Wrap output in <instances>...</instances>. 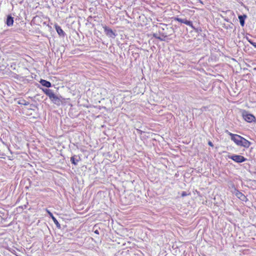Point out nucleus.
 <instances>
[{
  "label": "nucleus",
  "mask_w": 256,
  "mask_h": 256,
  "mask_svg": "<svg viewBox=\"0 0 256 256\" xmlns=\"http://www.w3.org/2000/svg\"><path fill=\"white\" fill-rule=\"evenodd\" d=\"M226 132L230 136L231 140L238 146L248 148L250 146V142L244 138L236 134H233L228 130H226Z\"/></svg>",
  "instance_id": "1"
},
{
  "label": "nucleus",
  "mask_w": 256,
  "mask_h": 256,
  "mask_svg": "<svg viewBox=\"0 0 256 256\" xmlns=\"http://www.w3.org/2000/svg\"><path fill=\"white\" fill-rule=\"evenodd\" d=\"M228 158L236 162L240 163L246 160V158L244 156L240 155L233 154L228 156Z\"/></svg>",
  "instance_id": "2"
},
{
  "label": "nucleus",
  "mask_w": 256,
  "mask_h": 256,
  "mask_svg": "<svg viewBox=\"0 0 256 256\" xmlns=\"http://www.w3.org/2000/svg\"><path fill=\"white\" fill-rule=\"evenodd\" d=\"M242 117L246 121L248 122H252L255 120V117L252 114L248 113L246 111H244L242 114Z\"/></svg>",
  "instance_id": "3"
},
{
  "label": "nucleus",
  "mask_w": 256,
  "mask_h": 256,
  "mask_svg": "<svg viewBox=\"0 0 256 256\" xmlns=\"http://www.w3.org/2000/svg\"><path fill=\"white\" fill-rule=\"evenodd\" d=\"M174 20L178 22L184 23L188 26H189L193 28H194L192 22L191 21L188 20L186 18L182 19L179 18H176Z\"/></svg>",
  "instance_id": "4"
},
{
  "label": "nucleus",
  "mask_w": 256,
  "mask_h": 256,
  "mask_svg": "<svg viewBox=\"0 0 256 256\" xmlns=\"http://www.w3.org/2000/svg\"><path fill=\"white\" fill-rule=\"evenodd\" d=\"M50 99L56 104L60 105L62 102L60 98L56 96L54 94H52Z\"/></svg>",
  "instance_id": "5"
},
{
  "label": "nucleus",
  "mask_w": 256,
  "mask_h": 256,
  "mask_svg": "<svg viewBox=\"0 0 256 256\" xmlns=\"http://www.w3.org/2000/svg\"><path fill=\"white\" fill-rule=\"evenodd\" d=\"M104 32L110 38H114L116 36L115 34L112 30L107 26L104 28Z\"/></svg>",
  "instance_id": "6"
},
{
  "label": "nucleus",
  "mask_w": 256,
  "mask_h": 256,
  "mask_svg": "<svg viewBox=\"0 0 256 256\" xmlns=\"http://www.w3.org/2000/svg\"><path fill=\"white\" fill-rule=\"evenodd\" d=\"M46 212H48V215L50 216V217L52 218V219L54 223L56 224V226H57V227H58V228H60V224H59V222H58V221L56 220V218L53 216L52 214V212H50L49 210H46Z\"/></svg>",
  "instance_id": "7"
},
{
  "label": "nucleus",
  "mask_w": 256,
  "mask_h": 256,
  "mask_svg": "<svg viewBox=\"0 0 256 256\" xmlns=\"http://www.w3.org/2000/svg\"><path fill=\"white\" fill-rule=\"evenodd\" d=\"M14 24V18L10 15H8L7 16L6 24L8 26H10L13 25Z\"/></svg>",
  "instance_id": "8"
},
{
  "label": "nucleus",
  "mask_w": 256,
  "mask_h": 256,
  "mask_svg": "<svg viewBox=\"0 0 256 256\" xmlns=\"http://www.w3.org/2000/svg\"><path fill=\"white\" fill-rule=\"evenodd\" d=\"M80 158L76 156H74L70 158V162L74 165H77L78 162L80 160Z\"/></svg>",
  "instance_id": "9"
},
{
  "label": "nucleus",
  "mask_w": 256,
  "mask_h": 256,
  "mask_svg": "<svg viewBox=\"0 0 256 256\" xmlns=\"http://www.w3.org/2000/svg\"><path fill=\"white\" fill-rule=\"evenodd\" d=\"M40 84L44 86H46V88H50L52 86V84L51 83L48 82V81H47L46 80H41L40 81Z\"/></svg>",
  "instance_id": "10"
},
{
  "label": "nucleus",
  "mask_w": 256,
  "mask_h": 256,
  "mask_svg": "<svg viewBox=\"0 0 256 256\" xmlns=\"http://www.w3.org/2000/svg\"><path fill=\"white\" fill-rule=\"evenodd\" d=\"M246 18V16L245 14L238 16L240 24L242 26H244V20Z\"/></svg>",
  "instance_id": "11"
},
{
  "label": "nucleus",
  "mask_w": 256,
  "mask_h": 256,
  "mask_svg": "<svg viewBox=\"0 0 256 256\" xmlns=\"http://www.w3.org/2000/svg\"><path fill=\"white\" fill-rule=\"evenodd\" d=\"M56 29L57 32L58 33V34L60 36H64L65 33L64 32L63 30L61 28L60 26H56Z\"/></svg>",
  "instance_id": "12"
},
{
  "label": "nucleus",
  "mask_w": 256,
  "mask_h": 256,
  "mask_svg": "<svg viewBox=\"0 0 256 256\" xmlns=\"http://www.w3.org/2000/svg\"><path fill=\"white\" fill-rule=\"evenodd\" d=\"M236 195L237 196L238 198H239L242 200L244 201L246 199V196L240 192L238 191L236 192Z\"/></svg>",
  "instance_id": "13"
},
{
  "label": "nucleus",
  "mask_w": 256,
  "mask_h": 256,
  "mask_svg": "<svg viewBox=\"0 0 256 256\" xmlns=\"http://www.w3.org/2000/svg\"><path fill=\"white\" fill-rule=\"evenodd\" d=\"M44 92L46 94L49 98L52 96V94H54L52 90L50 89H45L43 90Z\"/></svg>",
  "instance_id": "14"
},
{
  "label": "nucleus",
  "mask_w": 256,
  "mask_h": 256,
  "mask_svg": "<svg viewBox=\"0 0 256 256\" xmlns=\"http://www.w3.org/2000/svg\"><path fill=\"white\" fill-rule=\"evenodd\" d=\"M249 42H250V44L252 46H254L255 48H256V42H253L252 41H250L249 40Z\"/></svg>",
  "instance_id": "15"
},
{
  "label": "nucleus",
  "mask_w": 256,
  "mask_h": 256,
  "mask_svg": "<svg viewBox=\"0 0 256 256\" xmlns=\"http://www.w3.org/2000/svg\"><path fill=\"white\" fill-rule=\"evenodd\" d=\"M181 196L182 197H184V196H187V193L186 192H182Z\"/></svg>",
  "instance_id": "16"
},
{
  "label": "nucleus",
  "mask_w": 256,
  "mask_h": 256,
  "mask_svg": "<svg viewBox=\"0 0 256 256\" xmlns=\"http://www.w3.org/2000/svg\"><path fill=\"white\" fill-rule=\"evenodd\" d=\"M208 144L209 146H213V144H212V142L210 141V142H208Z\"/></svg>",
  "instance_id": "17"
},
{
  "label": "nucleus",
  "mask_w": 256,
  "mask_h": 256,
  "mask_svg": "<svg viewBox=\"0 0 256 256\" xmlns=\"http://www.w3.org/2000/svg\"><path fill=\"white\" fill-rule=\"evenodd\" d=\"M200 110H201L202 111H204V110H206V106H203L202 108H201Z\"/></svg>",
  "instance_id": "18"
},
{
  "label": "nucleus",
  "mask_w": 256,
  "mask_h": 256,
  "mask_svg": "<svg viewBox=\"0 0 256 256\" xmlns=\"http://www.w3.org/2000/svg\"><path fill=\"white\" fill-rule=\"evenodd\" d=\"M154 38H157L158 37V36H157V34H154Z\"/></svg>",
  "instance_id": "19"
},
{
  "label": "nucleus",
  "mask_w": 256,
  "mask_h": 256,
  "mask_svg": "<svg viewBox=\"0 0 256 256\" xmlns=\"http://www.w3.org/2000/svg\"><path fill=\"white\" fill-rule=\"evenodd\" d=\"M94 232H95L96 234H99L98 230H95V231H94Z\"/></svg>",
  "instance_id": "20"
},
{
  "label": "nucleus",
  "mask_w": 256,
  "mask_h": 256,
  "mask_svg": "<svg viewBox=\"0 0 256 256\" xmlns=\"http://www.w3.org/2000/svg\"><path fill=\"white\" fill-rule=\"evenodd\" d=\"M157 38H158V39L160 40H163L162 38H160V37H159V36H158V37Z\"/></svg>",
  "instance_id": "21"
},
{
  "label": "nucleus",
  "mask_w": 256,
  "mask_h": 256,
  "mask_svg": "<svg viewBox=\"0 0 256 256\" xmlns=\"http://www.w3.org/2000/svg\"><path fill=\"white\" fill-rule=\"evenodd\" d=\"M200 3L202 4V2L201 0H200Z\"/></svg>",
  "instance_id": "22"
}]
</instances>
